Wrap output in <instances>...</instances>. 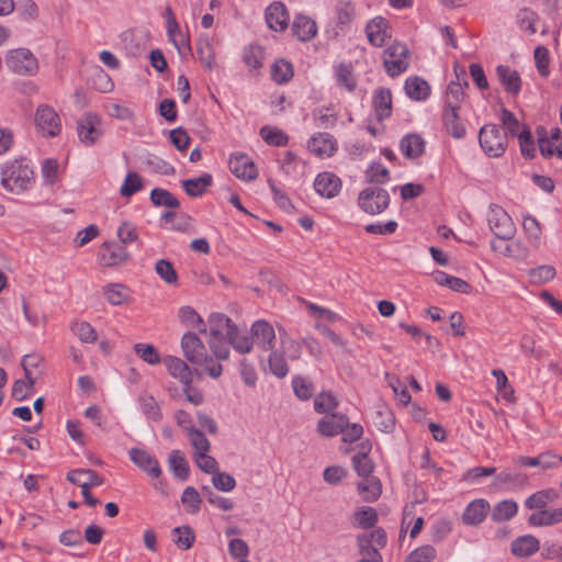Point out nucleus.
<instances>
[{
  "label": "nucleus",
  "instance_id": "1",
  "mask_svg": "<svg viewBox=\"0 0 562 562\" xmlns=\"http://www.w3.org/2000/svg\"><path fill=\"white\" fill-rule=\"evenodd\" d=\"M34 182V171L24 159L8 162L1 172V183L10 192L21 193Z\"/></svg>",
  "mask_w": 562,
  "mask_h": 562
},
{
  "label": "nucleus",
  "instance_id": "2",
  "mask_svg": "<svg viewBox=\"0 0 562 562\" xmlns=\"http://www.w3.org/2000/svg\"><path fill=\"white\" fill-rule=\"evenodd\" d=\"M389 192L378 186L364 188L359 192L358 206L360 210L370 215H378L384 212L390 205Z\"/></svg>",
  "mask_w": 562,
  "mask_h": 562
},
{
  "label": "nucleus",
  "instance_id": "3",
  "mask_svg": "<svg viewBox=\"0 0 562 562\" xmlns=\"http://www.w3.org/2000/svg\"><path fill=\"white\" fill-rule=\"evenodd\" d=\"M67 480L81 487V494L88 506L94 507L100 501L90 493L91 487L100 486L104 483V479L91 469H76L67 473Z\"/></svg>",
  "mask_w": 562,
  "mask_h": 562
},
{
  "label": "nucleus",
  "instance_id": "4",
  "mask_svg": "<svg viewBox=\"0 0 562 562\" xmlns=\"http://www.w3.org/2000/svg\"><path fill=\"white\" fill-rule=\"evenodd\" d=\"M479 142L483 151L490 157H501L507 148V135L495 124L481 127Z\"/></svg>",
  "mask_w": 562,
  "mask_h": 562
},
{
  "label": "nucleus",
  "instance_id": "5",
  "mask_svg": "<svg viewBox=\"0 0 562 562\" xmlns=\"http://www.w3.org/2000/svg\"><path fill=\"white\" fill-rule=\"evenodd\" d=\"M383 66L391 77L405 72L409 66V50L401 42H394L383 52Z\"/></svg>",
  "mask_w": 562,
  "mask_h": 562
},
{
  "label": "nucleus",
  "instance_id": "6",
  "mask_svg": "<svg viewBox=\"0 0 562 562\" xmlns=\"http://www.w3.org/2000/svg\"><path fill=\"white\" fill-rule=\"evenodd\" d=\"M8 68L20 76H34L38 71V63L34 54L24 47L10 49L5 55Z\"/></svg>",
  "mask_w": 562,
  "mask_h": 562
},
{
  "label": "nucleus",
  "instance_id": "7",
  "mask_svg": "<svg viewBox=\"0 0 562 562\" xmlns=\"http://www.w3.org/2000/svg\"><path fill=\"white\" fill-rule=\"evenodd\" d=\"M487 222L495 237L503 240L513 239L516 227L512 217L502 206L495 204L490 206Z\"/></svg>",
  "mask_w": 562,
  "mask_h": 562
},
{
  "label": "nucleus",
  "instance_id": "8",
  "mask_svg": "<svg viewBox=\"0 0 562 562\" xmlns=\"http://www.w3.org/2000/svg\"><path fill=\"white\" fill-rule=\"evenodd\" d=\"M34 122L43 136L54 137L60 133V117L54 108L48 104H41L37 106Z\"/></svg>",
  "mask_w": 562,
  "mask_h": 562
},
{
  "label": "nucleus",
  "instance_id": "9",
  "mask_svg": "<svg viewBox=\"0 0 562 562\" xmlns=\"http://www.w3.org/2000/svg\"><path fill=\"white\" fill-rule=\"evenodd\" d=\"M77 133L82 144L94 145L103 133L99 115L91 112L85 114L77 122Z\"/></svg>",
  "mask_w": 562,
  "mask_h": 562
},
{
  "label": "nucleus",
  "instance_id": "10",
  "mask_svg": "<svg viewBox=\"0 0 562 562\" xmlns=\"http://www.w3.org/2000/svg\"><path fill=\"white\" fill-rule=\"evenodd\" d=\"M232 173L244 181H252L258 177V169L246 154H233L228 160Z\"/></svg>",
  "mask_w": 562,
  "mask_h": 562
},
{
  "label": "nucleus",
  "instance_id": "11",
  "mask_svg": "<svg viewBox=\"0 0 562 562\" xmlns=\"http://www.w3.org/2000/svg\"><path fill=\"white\" fill-rule=\"evenodd\" d=\"M250 331L254 345L256 344L260 349L269 351L276 348V331L269 322L265 319L254 322Z\"/></svg>",
  "mask_w": 562,
  "mask_h": 562
},
{
  "label": "nucleus",
  "instance_id": "12",
  "mask_svg": "<svg viewBox=\"0 0 562 562\" xmlns=\"http://www.w3.org/2000/svg\"><path fill=\"white\" fill-rule=\"evenodd\" d=\"M98 257L101 266L114 267L124 263L130 255L122 245L115 241H105L101 245Z\"/></svg>",
  "mask_w": 562,
  "mask_h": 562
},
{
  "label": "nucleus",
  "instance_id": "13",
  "mask_svg": "<svg viewBox=\"0 0 562 562\" xmlns=\"http://www.w3.org/2000/svg\"><path fill=\"white\" fill-rule=\"evenodd\" d=\"M366 34L372 46L382 47L392 36L389 21L382 16L373 18L366 25Z\"/></svg>",
  "mask_w": 562,
  "mask_h": 562
},
{
  "label": "nucleus",
  "instance_id": "14",
  "mask_svg": "<svg viewBox=\"0 0 562 562\" xmlns=\"http://www.w3.org/2000/svg\"><path fill=\"white\" fill-rule=\"evenodd\" d=\"M128 456L131 461L149 476L157 479L161 475V468L158 460L148 451L139 448H132L128 451Z\"/></svg>",
  "mask_w": 562,
  "mask_h": 562
},
{
  "label": "nucleus",
  "instance_id": "15",
  "mask_svg": "<svg viewBox=\"0 0 562 562\" xmlns=\"http://www.w3.org/2000/svg\"><path fill=\"white\" fill-rule=\"evenodd\" d=\"M181 348L189 362L193 364L202 363L206 350L204 344L195 334L186 333L181 339Z\"/></svg>",
  "mask_w": 562,
  "mask_h": 562
},
{
  "label": "nucleus",
  "instance_id": "16",
  "mask_svg": "<svg viewBox=\"0 0 562 562\" xmlns=\"http://www.w3.org/2000/svg\"><path fill=\"white\" fill-rule=\"evenodd\" d=\"M335 12V35L344 32L356 19L357 9L350 0H339L334 9Z\"/></svg>",
  "mask_w": 562,
  "mask_h": 562
},
{
  "label": "nucleus",
  "instance_id": "17",
  "mask_svg": "<svg viewBox=\"0 0 562 562\" xmlns=\"http://www.w3.org/2000/svg\"><path fill=\"white\" fill-rule=\"evenodd\" d=\"M347 426V416L340 413H330L317 423V431L323 437H335L341 434Z\"/></svg>",
  "mask_w": 562,
  "mask_h": 562
},
{
  "label": "nucleus",
  "instance_id": "18",
  "mask_svg": "<svg viewBox=\"0 0 562 562\" xmlns=\"http://www.w3.org/2000/svg\"><path fill=\"white\" fill-rule=\"evenodd\" d=\"M490 512L491 506L486 499H474L465 507L462 521L467 526H477L484 521Z\"/></svg>",
  "mask_w": 562,
  "mask_h": 562
},
{
  "label": "nucleus",
  "instance_id": "19",
  "mask_svg": "<svg viewBox=\"0 0 562 562\" xmlns=\"http://www.w3.org/2000/svg\"><path fill=\"white\" fill-rule=\"evenodd\" d=\"M265 18L269 29L276 32L284 31L288 27L290 19L288 10L282 2L271 3L266 9Z\"/></svg>",
  "mask_w": 562,
  "mask_h": 562
},
{
  "label": "nucleus",
  "instance_id": "20",
  "mask_svg": "<svg viewBox=\"0 0 562 562\" xmlns=\"http://www.w3.org/2000/svg\"><path fill=\"white\" fill-rule=\"evenodd\" d=\"M314 188L319 195L331 199L340 191L341 181L335 173L323 172L316 177Z\"/></svg>",
  "mask_w": 562,
  "mask_h": 562
},
{
  "label": "nucleus",
  "instance_id": "21",
  "mask_svg": "<svg viewBox=\"0 0 562 562\" xmlns=\"http://www.w3.org/2000/svg\"><path fill=\"white\" fill-rule=\"evenodd\" d=\"M308 149L319 157H330L337 150V140L328 133H317L310 139Z\"/></svg>",
  "mask_w": 562,
  "mask_h": 562
},
{
  "label": "nucleus",
  "instance_id": "22",
  "mask_svg": "<svg viewBox=\"0 0 562 562\" xmlns=\"http://www.w3.org/2000/svg\"><path fill=\"white\" fill-rule=\"evenodd\" d=\"M527 482V474L512 469H505L495 475L493 484L497 488L513 490L524 487Z\"/></svg>",
  "mask_w": 562,
  "mask_h": 562
},
{
  "label": "nucleus",
  "instance_id": "23",
  "mask_svg": "<svg viewBox=\"0 0 562 562\" xmlns=\"http://www.w3.org/2000/svg\"><path fill=\"white\" fill-rule=\"evenodd\" d=\"M292 33L301 42H308L317 34V25L310 16L297 14L292 23Z\"/></svg>",
  "mask_w": 562,
  "mask_h": 562
},
{
  "label": "nucleus",
  "instance_id": "24",
  "mask_svg": "<svg viewBox=\"0 0 562 562\" xmlns=\"http://www.w3.org/2000/svg\"><path fill=\"white\" fill-rule=\"evenodd\" d=\"M226 340L235 351L241 355L249 353L254 348L251 333L248 334L246 330H240L236 324L227 331Z\"/></svg>",
  "mask_w": 562,
  "mask_h": 562
},
{
  "label": "nucleus",
  "instance_id": "25",
  "mask_svg": "<svg viewBox=\"0 0 562 562\" xmlns=\"http://www.w3.org/2000/svg\"><path fill=\"white\" fill-rule=\"evenodd\" d=\"M426 143L424 138L419 134H407L405 135L400 143L401 153L407 159H417L422 157L425 153Z\"/></svg>",
  "mask_w": 562,
  "mask_h": 562
},
{
  "label": "nucleus",
  "instance_id": "26",
  "mask_svg": "<svg viewBox=\"0 0 562 562\" xmlns=\"http://www.w3.org/2000/svg\"><path fill=\"white\" fill-rule=\"evenodd\" d=\"M168 372L182 384H191L192 372L189 366L180 358L173 356H166L162 359Z\"/></svg>",
  "mask_w": 562,
  "mask_h": 562
},
{
  "label": "nucleus",
  "instance_id": "27",
  "mask_svg": "<svg viewBox=\"0 0 562 562\" xmlns=\"http://www.w3.org/2000/svg\"><path fill=\"white\" fill-rule=\"evenodd\" d=\"M562 522V507L533 512L528 517V524L532 527H547Z\"/></svg>",
  "mask_w": 562,
  "mask_h": 562
},
{
  "label": "nucleus",
  "instance_id": "28",
  "mask_svg": "<svg viewBox=\"0 0 562 562\" xmlns=\"http://www.w3.org/2000/svg\"><path fill=\"white\" fill-rule=\"evenodd\" d=\"M498 80L505 90L512 94H518L521 89V79L517 70L509 66L499 65L496 68Z\"/></svg>",
  "mask_w": 562,
  "mask_h": 562
},
{
  "label": "nucleus",
  "instance_id": "29",
  "mask_svg": "<svg viewBox=\"0 0 562 562\" xmlns=\"http://www.w3.org/2000/svg\"><path fill=\"white\" fill-rule=\"evenodd\" d=\"M373 108L379 121L387 119L392 114V93L390 89L380 88L373 95Z\"/></svg>",
  "mask_w": 562,
  "mask_h": 562
},
{
  "label": "nucleus",
  "instance_id": "30",
  "mask_svg": "<svg viewBox=\"0 0 562 562\" xmlns=\"http://www.w3.org/2000/svg\"><path fill=\"white\" fill-rule=\"evenodd\" d=\"M540 548L539 540L532 535L518 537L512 542L513 554L519 558L530 557Z\"/></svg>",
  "mask_w": 562,
  "mask_h": 562
},
{
  "label": "nucleus",
  "instance_id": "31",
  "mask_svg": "<svg viewBox=\"0 0 562 562\" xmlns=\"http://www.w3.org/2000/svg\"><path fill=\"white\" fill-rule=\"evenodd\" d=\"M357 547L361 548V546L369 547V549H375L380 551L387 543V536L383 528L378 527L374 528L370 533H361L356 538Z\"/></svg>",
  "mask_w": 562,
  "mask_h": 562
},
{
  "label": "nucleus",
  "instance_id": "32",
  "mask_svg": "<svg viewBox=\"0 0 562 562\" xmlns=\"http://www.w3.org/2000/svg\"><path fill=\"white\" fill-rule=\"evenodd\" d=\"M406 94L415 101L426 100L430 93V87L426 80L420 77H409L404 86Z\"/></svg>",
  "mask_w": 562,
  "mask_h": 562
},
{
  "label": "nucleus",
  "instance_id": "33",
  "mask_svg": "<svg viewBox=\"0 0 562 562\" xmlns=\"http://www.w3.org/2000/svg\"><path fill=\"white\" fill-rule=\"evenodd\" d=\"M232 319L222 313L212 314L209 317V331L210 336L214 339H220L227 335V331L234 327Z\"/></svg>",
  "mask_w": 562,
  "mask_h": 562
},
{
  "label": "nucleus",
  "instance_id": "34",
  "mask_svg": "<svg viewBox=\"0 0 562 562\" xmlns=\"http://www.w3.org/2000/svg\"><path fill=\"white\" fill-rule=\"evenodd\" d=\"M443 123L447 132L454 138H462L465 135V126L461 122L458 109H454L452 103L450 108H446L443 113Z\"/></svg>",
  "mask_w": 562,
  "mask_h": 562
},
{
  "label": "nucleus",
  "instance_id": "35",
  "mask_svg": "<svg viewBox=\"0 0 562 562\" xmlns=\"http://www.w3.org/2000/svg\"><path fill=\"white\" fill-rule=\"evenodd\" d=\"M361 447L362 451L352 457V465L359 476L368 477L374 470V463L368 456L371 445L362 442Z\"/></svg>",
  "mask_w": 562,
  "mask_h": 562
},
{
  "label": "nucleus",
  "instance_id": "36",
  "mask_svg": "<svg viewBox=\"0 0 562 562\" xmlns=\"http://www.w3.org/2000/svg\"><path fill=\"white\" fill-rule=\"evenodd\" d=\"M212 183V175L203 173L198 178L183 180L182 188L184 189L189 196L198 198L201 196Z\"/></svg>",
  "mask_w": 562,
  "mask_h": 562
},
{
  "label": "nucleus",
  "instance_id": "37",
  "mask_svg": "<svg viewBox=\"0 0 562 562\" xmlns=\"http://www.w3.org/2000/svg\"><path fill=\"white\" fill-rule=\"evenodd\" d=\"M357 484V490L366 502L376 501L382 493V485L378 477L368 476Z\"/></svg>",
  "mask_w": 562,
  "mask_h": 562
},
{
  "label": "nucleus",
  "instance_id": "38",
  "mask_svg": "<svg viewBox=\"0 0 562 562\" xmlns=\"http://www.w3.org/2000/svg\"><path fill=\"white\" fill-rule=\"evenodd\" d=\"M539 150L543 157L558 156L562 158V143L558 144L548 139V133L544 127L537 128Z\"/></svg>",
  "mask_w": 562,
  "mask_h": 562
},
{
  "label": "nucleus",
  "instance_id": "39",
  "mask_svg": "<svg viewBox=\"0 0 562 562\" xmlns=\"http://www.w3.org/2000/svg\"><path fill=\"white\" fill-rule=\"evenodd\" d=\"M336 81L339 88L353 92L357 87V79L350 64H339L335 68Z\"/></svg>",
  "mask_w": 562,
  "mask_h": 562
},
{
  "label": "nucleus",
  "instance_id": "40",
  "mask_svg": "<svg viewBox=\"0 0 562 562\" xmlns=\"http://www.w3.org/2000/svg\"><path fill=\"white\" fill-rule=\"evenodd\" d=\"M379 520V515L375 508L363 506L353 513L352 525L361 529H370L375 526Z\"/></svg>",
  "mask_w": 562,
  "mask_h": 562
},
{
  "label": "nucleus",
  "instance_id": "41",
  "mask_svg": "<svg viewBox=\"0 0 562 562\" xmlns=\"http://www.w3.org/2000/svg\"><path fill=\"white\" fill-rule=\"evenodd\" d=\"M557 493L554 490H541L531 494L525 502V506L531 510L546 509L547 505L554 501Z\"/></svg>",
  "mask_w": 562,
  "mask_h": 562
},
{
  "label": "nucleus",
  "instance_id": "42",
  "mask_svg": "<svg viewBox=\"0 0 562 562\" xmlns=\"http://www.w3.org/2000/svg\"><path fill=\"white\" fill-rule=\"evenodd\" d=\"M518 505L513 499H505L497 503L491 512L492 520L495 522L507 521L516 516Z\"/></svg>",
  "mask_w": 562,
  "mask_h": 562
},
{
  "label": "nucleus",
  "instance_id": "43",
  "mask_svg": "<svg viewBox=\"0 0 562 562\" xmlns=\"http://www.w3.org/2000/svg\"><path fill=\"white\" fill-rule=\"evenodd\" d=\"M137 402L140 406L143 414L147 418L154 422H160L162 419L160 406L153 395L142 394L138 396Z\"/></svg>",
  "mask_w": 562,
  "mask_h": 562
},
{
  "label": "nucleus",
  "instance_id": "44",
  "mask_svg": "<svg viewBox=\"0 0 562 562\" xmlns=\"http://www.w3.org/2000/svg\"><path fill=\"white\" fill-rule=\"evenodd\" d=\"M170 471L178 479L184 481L189 476V464L180 450H172L168 458Z\"/></svg>",
  "mask_w": 562,
  "mask_h": 562
},
{
  "label": "nucleus",
  "instance_id": "45",
  "mask_svg": "<svg viewBox=\"0 0 562 562\" xmlns=\"http://www.w3.org/2000/svg\"><path fill=\"white\" fill-rule=\"evenodd\" d=\"M435 280L438 284L448 286L456 292L469 293L471 291V285L465 280L442 271L436 273Z\"/></svg>",
  "mask_w": 562,
  "mask_h": 562
},
{
  "label": "nucleus",
  "instance_id": "46",
  "mask_svg": "<svg viewBox=\"0 0 562 562\" xmlns=\"http://www.w3.org/2000/svg\"><path fill=\"white\" fill-rule=\"evenodd\" d=\"M103 295L112 305H121L128 301L130 295L125 285L121 283H109L103 288Z\"/></svg>",
  "mask_w": 562,
  "mask_h": 562
},
{
  "label": "nucleus",
  "instance_id": "47",
  "mask_svg": "<svg viewBox=\"0 0 562 562\" xmlns=\"http://www.w3.org/2000/svg\"><path fill=\"white\" fill-rule=\"evenodd\" d=\"M155 271L159 278L169 285H178L179 278L173 265L167 259H159L155 263Z\"/></svg>",
  "mask_w": 562,
  "mask_h": 562
},
{
  "label": "nucleus",
  "instance_id": "48",
  "mask_svg": "<svg viewBox=\"0 0 562 562\" xmlns=\"http://www.w3.org/2000/svg\"><path fill=\"white\" fill-rule=\"evenodd\" d=\"M269 356V368L277 378H284L289 373V367L281 350L273 348Z\"/></svg>",
  "mask_w": 562,
  "mask_h": 562
},
{
  "label": "nucleus",
  "instance_id": "49",
  "mask_svg": "<svg viewBox=\"0 0 562 562\" xmlns=\"http://www.w3.org/2000/svg\"><path fill=\"white\" fill-rule=\"evenodd\" d=\"M338 406V400L333 392H321L314 400V409L318 414H329Z\"/></svg>",
  "mask_w": 562,
  "mask_h": 562
},
{
  "label": "nucleus",
  "instance_id": "50",
  "mask_svg": "<svg viewBox=\"0 0 562 562\" xmlns=\"http://www.w3.org/2000/svg\"><path fill=\"white\" fill-rule=\"evenodd\" d=\"M150 201L156 206H166L170 209H178L180 206V202L176 196H173L168 190L160 188L151 190Z\"/></svg>",
  "mask_w": 562,
  "mask_h": 562
},
{
  "label": "nucleus",
  "instance_id": "51",
  "mask_svg": "<svg viewBox=\"0 0 562 562\" xmlns=\"http://www.w3.org/2000/svg\"><path fill=\"white\" fill-rule=\"evenodd\" d=\"M179 317L181 322L187 326L196 328L201 333H206V327L203 319L191 306L181 307L179 311Z\"/></svg>",
  "mask_w": 562,
  "mask_h": 562
},
{
  "label": "nucleus",
  "instance_id": "52",
  "mask_svg": "<svg viewBox=\"0 0 562 562\" xmlns=\"http://www.w3.org/2000/svg\"><path fill=\"white\" fill-rule=\"evenodd\" d=\"M313 117L318 127H334L338 121V114L330 108L322 106L313 112Z\"/></svg>",
  "mask_w": 562,
  "mask_h": 562
},
{
  "label": "nucleus",
  "instance_id": "53",
  "mask_svg": "<svg viewBox=\"0 0 562 562\" xmlns=\"http://www.w3.org/2000/svg\"><path fill=\"white\" fill-rule=\"evenodd\" d=\"M522 228L530 245L538 247L541 237L539 222L531 215H526L522 221Z\"/></svg>",
  "mask_w": 562,
  "mask_h": 562
},
{
  "label": "nucleus",
  "instance_id": "54",
  "mask_svg": "<svg viewBox=\"0 0 562 562\" xmlns=\"http://www.w3.org/2000/svg\"><path fill=\"white\" fill-rule=\"evenodd\" d=\"M134 351L144 362L150 366L162 361L158 350L153 345L138 342L134 345Z\"/></svg>",
  "mask_w": 562,
  "mask_h": 562
},
{
  "label": "nucleus",
  "instance_id": "55",
  "mask_svg": "<svg viewBox=\"0 0 562 562\" xmlns=\"http://www.w3.org/2000/svg\"><path fill=\"white\" fill-rule=\"evenodd\" d=\"M271 76L277 83H285L293 77V67L289 61L279 59L271 67Z\"/></svg>",
  "mask_w": 562,
  "mask_h": 562
},
{
  "label": "nucleus",
  "instance_id": "56",
  "mask_svg": "<svg viewBox=\"0 0 562 562\" xmlns=\"http://www.w3.org/2000/svg\"><path fill=\"white\" fill-rule=\"evenodd\" d=\"M366 179L373 184H383L390 179V171L380 162H372L366 171Z\"/></svg>",
  "mask_w": 562,
  "mask_h": 562
},
{
  "label": "nucleus",
  "instance_id": "57",
  "mask_svg": "<svg viewBox=\"0 0 562 562\" xmlns=\"http://www.w3.org/2000/svg\"><path fill=\"white\" fill-rule=\"evenodd\" d=\"M71 331L86 344H93L98 339L95 329L88 322H76L71 325Z\"/></svg>",
  "mask_w": 562,
  "mask_h": 562
},
{
  "label": "nucleus",
  "instance_id": "58",
  "mask_svg": "<svg viewBox=\"0 0 562 562\" xmlns=\"http://www.w3.org/2000/svg\"><path fill=\"white\" fill-rule=\"evenodd\" d=\"M292 386L295 395L303 401L310 400L315 391L314 384L303 376H294L292 380Z\"/></svg>",
  "mask_w": 562,
  "mask_h": 562
},
{
  "label": "nucleus",
  "instance_id": "59",
  "mask_svg": "<svg viewBox=\"0 0 562 562\" xmlns=\"http://www.w3.org/2000/svg\"><path fill=\"white\" fill-rule=\"evenodd\" d=\"M259 133L262 139L269 145L284 146L289 140V137L279 128L262 126Z\"/></svg>",
  "mask_w": 562,
  "mask_h": 562
},
{
  "label": "nucleus",
  "instance_id": "60",
  "mask_svg": "<svg viewBox=\"0 0 562 562\" xmlns=\"http://www.w3.org/2000/svg\"><path fill=\"white\" fill-rule=\"evenodd\" d=\"M279 337L282 346L283 355L288 353L291 360H297L301 356V347L299 342L290 338L283 328H279Z\"/></svg>",
  "mask_w": 562,
  "mask_h": 562
},
{
  "label": "nucleus",
  "instance_id": "61",
  "mask_svg": "<svg viewBox=\"0 0 562 562\" xmlns=\"http://www.w3.org/2000/svg\"><path fill=\"white\" fill-rule=\"evenodd\" d=\"M188 437L190 439L192 447L194 448L193 457L203 456V453H209L211 443L202 431H200L196 428L191 429V431L188 434Z\"/></svg>",
  "mask_w": 562,
  "mask_h": 562
},
{
  "label": "nucleus",
  "instance_id": "62",
  "mask_svg": "<svg viewBox=\"0 0 562 562\" xmlns=\"http://www.w3.org/2000/svg\"><path fill=\"white\" fill-rule=\"evenodd\" d=\"M263 49L259 45H249L244 49L243 60L252 68L258 69L262 66Z\"/></svg>",
  "mask_w": 562,
  "mask_h": 562
},
{
  "label": "nucleus",
  "instance_id": "63",
  "mask_svg": "<svg viewBox=\"0 0 562 562\" xmlns=\"http://www.w3.org/2000/svg\"><path fill=\"white\" fill-rule=\"evenodd\" d=\"M464 87H468V82L464 83L451 81L447 88V102L446 108H450L452 103L454 109H459L460 103L463 99Z\"/></svg>",
  "mask_w": 562,
  "mask_h": 562
},
{
  "label": "nucleus",
  "instance_id": "64",
  "mask_svg": "<svg viewBox=\"0 0 562 562\" xmlns=\"http://www.w3.org/2000/svg\"><path fill=\"white\" fill-rule=\"evenodd\" d=\"M436 558V550L432 546H422L412 551L405 562H432Z\"/></svg>",
  "mask_w": 562,
  "mask_h": 562
}]
</instances>
